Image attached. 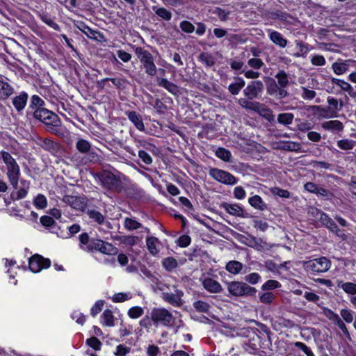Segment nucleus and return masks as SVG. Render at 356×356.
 <instances>
[{
  "instance_id": "nucleus-1",
  "label": "nucleus",
  "mask_w": 356,
  "mask_h": 356,
  "mask_svg": "<svg viewBox=\"0 0 356 356\" xmlns=\"http://www.w3.org/2000/svg\"><path fill=\"white\" fill-rule=\"evenodd\" d=\"M271 334L269 327L261 323L258 324V328L245 327L238 332L243 350L250 354H256L260 349L269 348Z\"/></svg>"
},
{
  "instance_id": "nucleus-2",
  "label": "nucleus",
  "mask_w": 356,
  "mask_h": 356,
  "mask_svg": "<svg viewBox=\"0 0 356 356\" xmlns=\"http://www.w3.org/2000/svg\"><path fill=\"white\" fill-rule=\"evenodd\" d=\"M34 119L42 122L45 126V129L53 134L59 133V128L61 125V121L59 117L53 111L44 108L43 109H37L33 115Z\"/></svg>"
},
{
  "instance_id": "nucleus-3",
  "label": "nucleus",
  "mask_w": 356,
  "mask_h": 356,
  "mask_svg": "<svg viewBox=\"0 0 356 356\" xmlns=\"http://www.w3.org/2000/svg\"><path fill=\"white\" fill-rule=\"evenodd\" d=\"M332 262L326 257H319L318 258L305 261L302 266L306 273L312 276H316L326 273L331 268Z\"/></svg>"
},
{
  "instance_id": "nucleus-4",
  "label": "nucleus",
  "mask_w": 356,
  "mask_h": 356,
  "mask_svg": "<svg viewBox=\"0 0 356 356\" xmlns=\"http://www.w3.org/2000/svg\"><path fill=\"white\" fill-rule=\"evenodd\" d=\"M21 175H15L7 177L13 191L10 195V200L17 201L25 198L30 188V181L24 179H20Z\"/></svg>"
},
{
  "instance_id": "nucleus-5",
  "label": "nucleus",
  "mask_w": 356,
  "mask_h": 356,
  "mask_svg": "<svg viewBox=\"0 0 356 356\" xmlns=\"http://www.w3.org/2000/svg\"><path fill=\"white\" fill-rule=\"evenodd\" d=\"M227 290L231 296L255 298L257 289L242 281H232L227 283Z\"/></svg>"
},
{
  "instance_id": "nucleus-6",
  "label": "nucleus",
  "mask_w": 356,
  "mask_h": 356,
  "mask_svg": "<svg viewBox=\"0 0 356 356\" xmlns=\"http://www.w3.org/2000/svg\"><path fill=\"white\" fill-rule=\"evenodd\" d=\"M132 47L134 48V52L145 69V72L150 76H155L156 74V66L152 54L141 47H136L135 45Z\"/></svg>"
},
{
  "instance_id": "nucleus-7",
  "label": "nucleus",
  "mask_w": 356,
  "mask_h": 356,
  "mask_svg": "<svg viewBox=\"0 0 356 356\" xmlns=\"http://www.w3.org/2000/svg\"><path fill=\"white\" fill-rule=\"evenodd\" d=\"M151 319L154 325L167 327H172L175 321L172 313L164 307H154L151 311Z\"/></svg>"
},
{
  "instance_id": "nucleus-8",
  "label": "nucleus",
  "mask_w": 356,
  "mask_h": 356,
  "mask_svg": "<svg viewBox=\"0 0 356 356\" xmlns=\"http://www.w3.org/2000/svg\"><path fill=\"white\" fill-rule=\"evenodd\" d=\"M102 187L108 191L119 193L122 189V183L120 179L109 171L102 172L99 176Z\"/></svg>"
},
{
  "instance_id": "nucleus-9",
  "label": "nucleus",
  "mask_w": 356,
  "mask_h": 356,
  "mask_svg": "<svg viewBox=\"0 0 356 356\" xmlns=\"http://www.w3.org/2000/svg\"><path fill=\"white\" fill-rule=\"evenodd\" d=\"M266 92L268 95L280 100L289 95L286 89L281 88L273 78L266 76L264 79Z\"/></svg>"
},
{
  "instance_id": "nucleus-10",
  "label": "nucleus",
  "mask_w": 356,
  "mask_h": 356,
  "mask_svg": "<svg viewBox=\"0 0 356 356\" xmlns=\"http://www.w3.org/2000/svg\"><path fill=\"white\" fill-rule=\"evenodd\" d=\"M1 159L6 165V177L21 175L20 168L15 159L8 152L2 150L0 152Z\"/></svg>"
},
{
  "instance_id": "nucleus-11",
  "label": "nucleus",
  "mask_w": 356,
  "mask_h": 356,
  "mask_svg": "<svg viewBox=\"0 0 356 356\" xmlns=\"http://www.w3.org/2000/svg\"><path fill=\"white\" fill-rule=\"evenodd\" d=\"M51 264V260L49 258H44L39 254H35L29 259V268L34 273L49 268Z\"/></svg>"
},
{
  "instance_id": "nucleus-12",
  "label": "nucleus",
  "mask_w": 356,
  "mask_h": 356,
  "mask_svg": "<svg viewBox=\"0 0 356 356\" xmlns=\"http://www.w3.org/2000/svg\"><path fill=\"white\" fill-rule=\"evenodd\" d=\"M209 175L218 182L227 185H234L238 181L237 178L232 174L218 168H211L209 170Z\"/></svg>"
},
{
  "instance_id": "nucleus-13",
  "label": "nucleus",
  "mask_w": 356,
  "mask_h": 356,
  "mask_svg": "<svg viewBox=\"0 0 356 356\" xmlns=\"http://www.w3.org/2000/svg\"><path fill=\"white\" fill-rule=\"evenodd\" d=\"M290 343L284 339H277L274 344L270 345L268 356H287L289 354Z\"/></svg>"
},
{
  "instance_id": "nucleus-14",
  "label": "nucleus",
  "mask_w": 356,
  "mask_h": 356,
  "mask_svg": "<svg viewBox=\"0 0 356 356\" xmlns=\"http://www.w3.org/2000/svg\"><path fill=\"white\" fill-rule=\"evenodd\" d=\"M79 239L80 248L89 252H97L102 241L99 238H90L86 232L81 233Z\"/></svg>"
},
{
  "instance_id": "nucleus-15",
  "label": "nucleus",
  "mask_w": 356,
  "mask_h": 356,
  "mask_svg": "<svg viewBox=\"0 0 356 356\" xmlns=\"http://www.w3.org/2000/svg\"><path fill=\"white\" fill-rule=\"evenodd\" d=\"M37 145L54 156L58 155L61 152L60 145L49 138L39 137Z\"/></svg>"
},
{
  "instance_id": "nucleus-16",
  "label": "nucleus",
  "mask_w": 356,
  "mask_h": 356,
  "mask_svg": "<svg viewBox=\"0 0 356 356\" xmlns=\"http://www.w3.org/2000/svg\"><path fill=\"white\" fill-rule=\"evenodd\" d=\"M264 90V84L261 81H252L243 90V95L248 99H257Z\"/></svg>"
},
{
  "instance_id": "nucleus-17",
  "label": "nucleus",
  "mask_w": 356,
  "mask_h": 356,
  "mask_svg": "<svg viewBox=\"0 0 356 356\" xmlns=\"http://www.w3.org/2000/svg\"><path fill=\"white\" fill-rule=\"evenodd\" d=\"M220 207L232 216L243 218L248 217V213L245 212L243 207L240 204H231L223 202Z\"/></svg>"
},
{
  "instance_id": "nucleus-18",
  "label": "nucleus",
  "mask_w": 356,
  "mask_h": 356,
  "mask_svg": "<svg viewBox=\"0 0 356 356\" xmlns=\"http://www.w3.org/2000/svg\"><path fill=\"white\" fill-rule=\"evenodd\" d=\"M111 81L113 85L120 91H124L129 85V81L124 77H113V78H104L101 81H98V87L104 88L106 82Z\"/></svg>"
},
{
  "instance_id": "nucleus-19",
  "label": "nucleus",
  "mask_w": 356,
  "mask_h": 356,
  "mask_svg": "<svg viewBox=\"0 0 356 356\" xmlns=\"http://www.w3.org/2000/svg\"><path fill=\"white\" fill-rule=\"evenodd\" d=\"M184 292L180 289H176L175 293H163V299L174 307H180L184 305L182 296Z\"/></svg>"
},
{
  "instance_id": "nucleus-20",
  "label": "nucleus",
  "mask_w": 356,
  "mask_h": 356,
  "mask_svg": "<svg viewBox=\"0 0 356 356\" xmlns=\"http://www.w3.org/2000/svg\"><path fill=\"white\" fill-rule=\"evenodd\" d=\"M63 201L70 204L73 209L83 211L87 206L86 198L80 196L65 195Z\"/></svg>"
},
{
  "instance_id": "nucleus-21",
  "label": "nucleus",
  "mask_w": 356,
  "mask_h": 356,
  "mask_svg": "<svg viewBox=\"0 0 356 356\" xmlns=\"http://www.w3.org/2000/svg\"><path fill=\"white\" fill-rule=\"evenodd\" d=\"M29 95L25 91L20 92L13 98L12 103L17 112H21L27 104Z\"/></svg>"
},
{
  "instance_id": "nucleus-22",
  "label": "nucleus",
  "mask_w": 356,
  "mask_h": 356,
  "mask_svg": "<svg viewBox=\"0 0 356 356\" xmlns=\"http://www.w3.org/2000/svg\"><path fill=\"white\" fill-rule=\"evenodd\" d=\"M202 286L205 290L211 293H218L222 291L221 284L211 277H207L202 282Z\"/></svg>"
},
{
  "instance_id": "nucleus-23",
  "label": "nucleus",
  "mask_w": 356,
  "mask_h": 356,
  "mask_svg": "<svg viewBox=\"0 0 356 356\" xmlns=\"http://www.w3.org/2000/svg\"><path fill=\"white\" fill-rule=\"evenodd\" d=\"M273 19L280 20L284 25H293L295 18L289 13L280 10H276L271 13Z\"/></svg>"
},
{
  "instance_id": "nucleus-24",
  "label": "nucleus",
  "mask_w": 356,
  "mask_h": 356,
  "mask_svg": "<svg viewBox=\"0 0 356 356\" xmlns=\"http://www.w3.org/2000/svg\"><path fill=\"white\" fill-rule=\"evenodd\" d=\"M331 83L341 88V90L348 92V95L353 98L356 97V92L352 86L344 80L332 77L330 80Z\"/></svg>"
},
{
  "instance_id": "nucleus-25",
  "label": "nucleus",
  "mask_w": 356,
  "mask_h": 356,
  "mask_svg": "<svg viewBox=\"0 0 356 356\" xmlns=\"http://www.w3.org/2000/svg\"><path fill=\"white\" fill-rule=\"evenodd\" d=\"M253 99L245 98H240L238 100V104L243 108L246 110L253 111L255 112H260L262 104L258 102H253Z\"/></svg>"
},
{
  "instance_id": "nucleus-26",
  "label": "nucleus",
  "mask_w": 356,
  "mask_h": 356,
  "mask_svg": "<svg viewBox=\"0 0 356 356\" xmlns=\"http://www.w3.org/2000/svg\"><path fill=\"white\" fill-rule=\"evenodd\" d=\"M161 245L160 240L155 236L146 237V246L149 253L152 256H156L159 253V245Z\"/></svg>"
},
{
  "instance_id": "nucleus-27",
  "label": "nucleus",
  "mask_w": 356,
  "mask_h": 356,
  "mask_svg": "<svg viewBox=\"0 0 356 356\" xmlns=\"http://www.w3.org/2000/svg\"><path fill=\"white\" fill-rule=\"evenodd\" d=\"M125 115L127 116L129 121L134 124L135 127L138 130H145V125L139 113L135 111H128L125 112Z\"/></svg>"
},
{
  "instance_id": "nucleus-28",
  "label": "nucleus",
  "mask_w": 356,
  "mask_h": 356,
  "mask_svg": "<svg viewBox=\"0 0 356 356\" xmlns=\"http://www.w3.org/2000/svg\"><path fill=\"white\" fill-rule=\"evenodd\" d=\"M270 40L280 47L284 48L287 45L288 40L278 31L269 29L268 31Z\"/></svg>"
},
{
  "instance_id": "nucleus-29",
  "label": "nucleus",
  "mask_w": 356,
  "mask_h": 356,
  "mask_svg": "<svg viewBox=\"0 0 356 356\" xmlns=\"http://www.w3.org/2000/svg\"><path fill=\"white\" fill-rule=\"evenodd\" d=\"M38 17L40 18V19L53 29L54 30L56 31H60V26L54 21V17H52L51 15L47 13V12H42L38 13Z\"/></svg>"
},
{
  "instance_id": "nucleus-30",
  "label": "nucleus",
  "mask_w": 356,
  "mask_h": 356,
  "mask_svg": "<svg viewBox=\"0 0 356 356\" xmlns=\"http://www.w3.org/2000/svg\"><path fill=\"white\" fill-rule=\"evenodd\" d=\"M77 28L83 32L88 38L92 40H99L96 36L97 35L102 37V34L99 31L93 30L83 22H81L79 24L77 25Z\"/></svg>"
},
{
  "instance_id": "nucleus-31",
  "label": "nucleus",
  "mask_w": 356,
  "mask_h": 356,
  "mask_svg": "<svg viewBox=\"0 0 356 356\" xmlns=\"http://www.w3.org/2000/svg\"><path fill=\"white\" fill-rule=\"evenodd\" d=\"M44 108H45V102L40 96L33 95L31 97L28 108L29 111L33 113L37 109L41 110Z\"/></svg>"
},
{
  "instance_id": "nucleus-32",
  "label": "nucleus",
  "mask_w": 356,
  "mask_h": 356,
  "mask_svg": "<svg viewBox=\"0 0 356 356\" xmlns=\"http://www.w3.org/2000/svg\"><path fill=\"white\" fill-rule=\"evenodd\" d=\"M321 126L325 130L334 132H341L344 129L343 123L337 120L324 122L322 123Z\"/></svg>"
},
{
  "instance_id": "nucleus-33",
  "label": "nucleus",
  "mask_w": 356,
  "mask_h": 356,
  "mask_svg": "<svg viewBox=\"0 0 356 356\" xmlns=\"http://www.w3.org/2000/svg\"><path fill=\"white\" fill-rule=\"evenodd\" d=\"M337 286L341 289L346 293L351 296L356 295V283L354 282H344L341 280H337Z\"/></svg>"
},
{
  "instance_id": "nucleus-34",
  "label": "nucleus",
  "mask_w": 356,
  "mask_h": 356,
  "mask_svg": "<svg viewBox=\"0 0 356 356\" xmlns=\"http://www.w3.org/2000/svg\"><path fill=\"white\" fill-rule=\"evenodd\" d=\"M235 82L231 83L228 86V90L232 95H237L245 86V81L242 77H234Z\"/></svg>"
},
{
  "instance_id": "nucleus-35",
  "label": "nucleus",
  "mask_w": 356,
  "mask_h": 356,
  "mask_svg": "<svg viewBox=\"0 0 356 356\" xmlns=\"http://www.w3.org/2000/svg\"><path fill=\"white\" fill-rule=\"evenodd\" d=\"M157 84L172 95H176L179 91V88L176 84L165 78H157Z\"/></svg>"
},
{
  "instance_id": "nucleus-36",
  "label": "nucleus",
  "mask_w": 356,
  "mask_h": 356,
  "mask_svg": "<svg viewBox=\"0 0 356 356\" xmlns=\"http://www.w3.org/2000/svg\"><path fill=\"white\" fill-rule=\"evenodd\" d=\"M312 215L318 217L319 220L327 228L334 223V221L325 212L317 208L313 209Z\"/></svg>"
},
{
  "instance_id": "nucleus-37",
  "label": "nucleus",
  "mask_w": 356,
  "mask_h": 356,
  "mask_svg": "<svg viewBox=\"0 0 356 356\" xmlns=\"http://www.w3.org/2000/svg\"><path fill=\"white\" fill-rule=\"evenodd\" d=\"M248 203L255 209L265 211L267 209V204L259 195H254L248 198Z\"/></svg>"
},
{
  "instance_id": "nucleus-38",
  "label": "nucleus",
  "mask_w": 356,
  "mask_h": 356,
  "mask_svg": "<svg viewBox=\"0 0 356 356\" xmlns=\"http://www.w3.org/2000/svg\"><path fill=\"white\" fill-rule=\"evenodd\" d=\"M118 248L111 243L102 240L98 251L104 254L114 255L118 253Z\"/></svg>"
},
{
  "instance_id": "nucleus-39",
  "label": "nucleus",
  "mask_w": 356,
  "mask_h": 356,
  "mask_svg": "<svg viewBox=\"0 0 356 356\" xmlns=\"http://www.w3.org/2000/svg\"><path fill=\"white\" fill-rule=\"evenodd\" d=\"M243 264L236 260H232L227 263L225 269L229 273L233 275H238L243 269Z\"/></svg>"
},
{
  "instance_id": "nucleus-40",
  "label": "nucleus",
  "mask_w": 356,
  "mask_h": 356,
  "mask_svg": "<svg viewBox=\"0 0 356 356\" xmlns=\"http://www.w3.org/2000/svg\"><path fill=\"white\" fill-rule=\"evenodd\" d=\"M275 77L277 79V83L281 88L286 89L289 85V76L284 70H279Z\"/></svg>"
},
{
  "instance_id": "nucleus-41",
  "label": "nucleus",
  "mask_w": 356,
  "mask_h": 356,
  "mask_svg": "<svg viewBox=\"0 0 356 356\" xmlns=\"http://www.w3.org/2000/svg\"><path fill=\"white\" fill-rule=\"evenodd\" d=\"M348 64L346 61L339 60L332 65V69L337 75H341L345 74L348 70Z\"/></svg>"
},
{
  "instance_id": "nucleus-42",
  "label": "nucleus",
  "mask_w": 356,
  "mask_h": 356,
  "mask_svg": "<svg viewBox=\"0 0 356 356\" xmlns=\"http://www.w3.org/2000/svg\"><path fill=\"white\" fill-rule=\"evenodd\" d=\"M161 264L163 268L168 272H172L178 267L177 259L172 257L164 258L162 260Z\"/></svg>"
},
{
  "instance_id": "nucleus-43",
  "label": "nucleus",
  "mask_w": 356,
  "mask_h": 356,
  "mask_svg": "<svg viewBox=\"0 0 356 356\" xmlns=\"http://www.w3.org/2000/svg\"><path fill=\"white\" fill-rule=\"evenodd\" d=\"M102 323L108 327H113L114 325V316L113 312L108 309L104 311L101 315Z\"/></svg>"
},
{
  "instance_id": "nucleus-44",
  "label": "nucleus",
  "mask_w": 356,
  "mask_h": 356,
  "mask_svg": "<svg viewBox=\"0 0 356 356\" xmlns=\"http://www.w3.org/2000/svg\"><path fill=\"white\" fill-rule=\"evenodd\" d=\"M13 91L11 86L3 81L0 80V99H6Z\"/></svg>"
},
{
  "instance_id": "nucleus-45",
  "label": "nucleus",
  "mask_w": 356,
  "mask_h": 356,
  "mask_svg": "<svg viewBox=\"0 0 356 356\" xmlns=\"http://www.w3.org/2000/svg\"><path fill=\"white\" fill-rule=\"evenodd\" d=\"M76 148L81 154H88L91 149V144L86 139L79 138L76 143Z\"/></svg>"
},
{
  "instance_id": "nucleus-46",
  "label": "nucleus",
  "mask_w": 356,
  "mask_h": 356,
  "mask_svg": "<svg viewBox=\"0 0 356 356\" xmlns=\"http://www.w3.org/2000/svg\"><path fill=\"white\" fill-rule=\"evenodd\" d=\"M245 282L249 285H256L262 281V277L258 273L253 272L246 274L244 277Z\"/></svg>"
},
{
  "instance_id": "nucleus-47",
  "label": "nucleus",
  "mask_w": 356,
  "mask_h": 356,
  "mask_svg": "<svg viewBox=\"0 0 356 356\" xmlns=\"http://www.w3.org/2000/svg\"><path fill=\"white\" fill-rule=\"evenodd\" d=\"M282 286L281 283L275 280H268L261 286L263 291H270Z\"/></svg>"
},
{
  "instance_id": "nucleus-48",
  "label": "nucleus",
  "mask_w": 356,
  "mask_h": 356,
  "mask_svg": "<svg viewBox=\"0 0 356 356\" xmlns=\"http://www.w3.org/2000/svg\"><path fill=\"white\" fill-rule=\"evenodd\" d=\"M275 298V295L271 291H264L259 293V300L261 303L270 305Z\"/></svg>"
},
{
  "instance_id": "nucleus-49",
  "label": "nucleus",
  "mask_w": 356,
  "mask_h": 356,
  "mask_svg": "<svg viewBox=\"0 0 356 356\" xmlns=\"http://www.w3.org/2000/svg\"><path fill=\"white\" fill-rule=\"evenodd\" d=\"M216 156L225 162L231 161V152L225 147H218L216 151Z\"/></svg>"
},
{
  "instance_id": "nucleus-50",
  "label": "nucleus",
  "mask_w": 356,
  "mask_h": 356,
  "mask_svg": "<svg viewBox=\"0 0 356 356\" xmlns=\"http://www.w3.org/2000/svg\"><path fill=\"white\" fill-rule=\"evenodd\" d=\"M152 10L159 17L165 21H169L172 18V13L165 8H157L156 6H153Z\"/></svg>"
},
{
  "instance_id": "nucleus-51",
  "label": "nucleus",
  "mask_w": 356,
  "mask_h": 356,
  "mask_svg": "<svg viewBox=\"0 0 356 356\" xmlns=\"http://www.w3.org/2000/svg\"><path fill=\"white\" fill-rule=\"evenodd\" d=\"M193 306L197 312L206 314L209 312L211 308V306L208 302L202 300L195 301L193 303Z\"/></svg>"
},
{
  "instance_id": "nucleus-52",
  "label": "nucleus",
  "mask_w": 356,
  "mask_h": 356,
  "mask_svg": "<svg viewBox=\"0 0 356 356\" xmlns=\"http://www.w3.org/2000/svg\"><path fill=\"white\" fill-rule=\"evenodd\" d=\"M294 115L291 113H282L277 115L278 123L284 125H289L292 123Z\"/></svg>"
},
{
  "instance_id": "nucleus-53",
  "label": "nucleus",
  "mask_w": 356,
  "mask_h": 356,
  "mask_svg": "<svg viewBox=\"0 0 356 356\" xmlns=\"http://www.w3.org/2000/svg\"><path fill=\"white\" fill-rule=\"evenodd\" d=\"M199 60L208 67H211L215 65L214 57L209 53L202 52L199 55Z\"/></svg>"
},
{
  "instance_id": "nucleus-54",
  "label": "nucleus",
  "mask_w": 356,
  "mask_h": 356,
  "mask_svg": "<svg viewBox=\"0 0 356 356\" xmlns=\"http://www.w3.org/2000/svg\"><path fill=\"white\" fill-rule=\"evenodd\" d=\"M340 315L342 318V321L347 323H351L355 321L354 312L350 309H341L340 310Z\"/></svg>"
},
{
  "instance_id": "nucleus-55",
  "label": "nucleus",
  "mask_w": 356,
  "mask_h": 356,
  "mask_svg": "<svg viewBox=\"0 0 356 356\" xmlns=\"http://www.w3.org/2000/svg\"><path fill=\"white\" fill-rule=\"evenodd\" d=\"M144 314V309L140 306H134L131 307L128 312L127 315L130 318L136 319L142 316Z\"/></svg>"
},
{
  "instance_id": "nucleus-56",
  "label": "nucleus",
  "mask_w": 356,
  "mask_h": 356,
  "mask_svg": "<svg viewBox=\"0 0 356 356\" xmlns=\"http://www.w3.org/2000/svg\"><path fill=\"white\" fill-rule=\"evenodd\" d=\"M337 145L342 150H350L355 146V141L351 139H341L337 141Z\"/></svg>"
},
{
  "instance_id": "nucleus-57",
  "label": "nucleus",
  "mask_w": 356,
  "mask_h": 356,
  "mask_svg": "<svg viewBox=\"0 0 356 356\" xmlns=\"http://www.w3.org/2000/svg\"><path fill=\"white\" fill-rule=\"evenodd\" d=\"M142 227L143 225L135 219L126 218L124 220V227L128 230H136Z\"/></svg>"
},
{
  "instance_id": "nucleus-58",
  "label": "nucleus",
  "mask_w": 356,
  "mask_h": 356,
  "mask_svg": "<svg viewBox=\"0 0 356 356\" xmlns=\"http://www.w3.org/2000/svg\"><path fill=\"white\" fill-rule=\"evenodd\" d=\"M270 191L275 196L286 199L290 197V192L288 190L282 189L280 187H272L270 188Z\"/></svg>"
},
{
  "instance_id": "nucleus-59",
  "label": "nucleus",
  "mask_w": 356,
  "mask_h": 356,
  "mask_svg": "<svg viewBox=\"0 0 356 356\" xmlns=\"http://www.w3.org/2000/svg\"><path fill=\"white\" fill-rule=\"evenodd\" d=\"M35 207L38 209H43L47 205L46 197L42 194H38L33 200Z\"/></svg>"
},
{
  "instance_id": "nucleus-60",
  "label": "nucleus",
  "mask_w": 356,
  "mask_h": 356,
  "mask_svg": "<svg viewBox=\"0 0 356 356\" xmlns=\"http://www.w3.org/2000/svg\"><path fill=\"white\" fill-rule=\"evenodd\" d=\"M280 148L285 151L293 152L300 148V143L293 141H283Z\"/></svg>"
},
{
  "instance_id": "nucleus-61",
  "label": "nucleus",
  "mask_w": 356,
  "mask_h": 356,
  "mask_svg": "<svg viewBox=\"0 0 356 356\" xmlns=\"http://www.w3.org/2000/svg\"><path fill=\"white\" fill-rule=\"evenodd\" d=\"M88 214L90 219H92L95 222L101 225L103 224L104 221V216L98 211L92 209L88 210Z\"/></svg>"
},
{
  "instance_id": "nucleus-62",
  "label": "nucleus",
  "mask_w": 356,
  "mask_h": 356,
  "mask_svg": "<svg viewBox=\"0 0 356 356\" xmlns=\"http://www.w3.org/2000/svg\"><path fill=\"white\" fill-rule=\"evenodd\" d=\"M86 343L95 350H100L102 346V342L96 337L87 339Z\"/></svg>"
},
{
  "instance_id": "nucleus-63",
  "label": "nucleus",
  "mask_w": 356,
  "mask_h": 356,
  "mask_svg": "<svg viewBox=\"0 0 356 356\" xmlns=\"http://www.w3.org/2000/svg\"><path fill=\"white\" fill-rule=\"evenodd\" d=\"M153 106L156 112L160 114H165L168 111V106L161 99H156L154 102Z\"/></svg>"
},
{
  "instance_id": "nucleus-64",
  "label": "nucleus",
  "mask_w": 356,
  "mask_h": 356,
  "mask_svg": "<svg viewBox=\"0 0 356 356\" xmlns=\"http://www.w3.org/2000/svg\"><path fill=\"white\" fill-rule=\"evenodd\" d=\"M191 243V238L188 234L181 235L176 241L177 245L180 248H186Z\"/></svg>"
}]
</instances>
